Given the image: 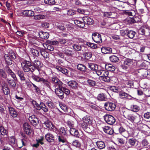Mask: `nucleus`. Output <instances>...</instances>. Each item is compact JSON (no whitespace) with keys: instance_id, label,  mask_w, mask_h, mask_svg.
I'll return each mask as SVG.
<instances>
[{"instance_id":"nucleus-39","label":"nucleus","mask_w":150,"mask_h":150,"mask_svg":"<svg viewBox=\"0 0 150 150\" xmlns=\"http://www.w3.org/2000/svg\"><path fill=\"white\" fill-rule=\"evenodd\" d=\"M77 67L78 69L81 71H84L86 70V66L82 64H79L77 65Z\"/></svg>"},{"instance_id":"nucleus-24","label":"nucleus","mask_w":150,"mask_h":150,"mask_svg":"<svg viewBox=\"0 0 150 150\" xmlns=\"http://www.w3.org/2000/svg\"><path fill=\"white\" fill-rule=\"evenodd\" d=\"M8 109L10 114L13 117H17V113L13 108L11 107H9Z\"/></svg>"},{"instance_id":"nucleus-5","label":"nucleus","mask_w":150,"mask_h":150,"mask_svg":"<svg viewBox=\"0 0 150 150\" xmlns=\"http://www.w3.org/2000/svg\"><path fill=\"white\" fill-rule=\"evenodd\" d=\"M105 122L110 125H113L115 122V119L112 116L110 115H106L104 116Z\"/></svg>"},{"instance_id":"nucleus-16","label":"nucleus","mask_w":150,"mask_h":150,"mask_svg":"<svg viewBox=\"0 0 150 150\" xmlns=\"http://www.w3.org/2000/svg\"><path fill=\"white\" fill-rule=\"evenodd\" d=\"M137 142V140L134 138L129 139L128 141V143L129 145L128 146V147L130 148L133 147L135 145Z\"/></svg>"},{"instance_id":"nucleus-7","label":"nucleus","mask_w":150,"mask_h":150,"mask_svg":"<svg viewBox=\"0 0 150 150\" xmlns=\"http://www.w3.org/2000/svg\"><path fill=\"white\" fill-rule=\"evenodd\" d=\"M102 74L100 78L103 81L107 82L110 81V76H108L109 72L108 71L104 70V73Z\"/></svg>"},{"instance_id":"nucleus-52","label":"nucleus","mask_w":150,"mask_h":150,"mask_svg":"<svg viewBox=\"0 0 150 150\" xmlns=\"http://www.w3.org/2000/svg\"><path fill=\"white\" fill-rule=\"evenodd\" d=\"M86 45L88 47L93 49L96 48L97 47V45L96 44L90 42H86Z\"/></svg>"},{"instance_id":"nucleus-12","label":"nucleus","mask_w":150,"mask_h":150,"mask_svg":"<svg viewBox=\"0 0 150 150\" xmlns=\"http://www.w3.org/2000/svg\"><path fill=\"white\" fill-rule=\"evenodd\" d=\"M120 97L122 99H131L132 97L123 91H121L119 93Z\"/></svg>"},{"instance_id":"nucleus-20","label":"nucleus","mask_w":150,"mask_h":150,"mask_svg":"<svg viewBox=\"0 0 150 150\" xmlns=\"http://www.w3.org/2000/svg\"><path fill=\"white\" fill-rule=\"evenodd\" d=\"M119 132L120 133H123V135L125 137L127 138L129 136V133L127 131H126L122 127H121L119 128Z\"/></svg>"},{"instance_id":"nucleus-18","label":"nucleus","mask_w":150,"mask_h":150,"mask_svg":"<svg viewBox=\"0 0 150 150\" xmlns=\"http://www.w3.org/2000/svg\"><path fill=\"white\" fill-rule=\"evenodd\" d=\"M22 14L23 15L28 16H34V13L33 11L30 10H23L22 12Z\"/></svg>"},{"instance_id":"nucleus-45","label":"nucleus","mask_w":150,"mask_h":150,"mask_svg":"<svg viewBox=\"0 0 150 150\" xmlns=\"http://www.w3.org/2000/svg\"><path fill=\"white\" fill-rule=\"evenodd\" d=\"M59 133L62 135H65L67 134V131L64 128L61 127L59 129Z\"/></svg>"},{"instance_id":"nucleus-26","label":"nucleus","mask_w":150,"mask_h":150,"mask_svg":"<svg viewBox=\"0 0 150 150\" xmlns=\"http://www.w3.org/2000/svg\"><path fill=\"white\" fill-rule=\"evenodd\" d=\"M63 52L67 55L69 56H72L74 54V51L68 49H65L63 51Z\"/></svg>"},{"instance_id":"nucleus-11","label":"nucleus","mask_w":150,"mask_h":150,"mask_svg":"<svg viewBox=\"0 0 150 150\" xmlns=\"http://www.w3.org/2000/svg\"><path fill=\"white\" fill-rule=\"evenodd\" d=\"M56 94L61 99H62L64 98V93L63 91L62 88H56L55 90Z\"/></svg>"},{"instance_id":"nucleus-37","label":"nucleus","mask_w":150,"mask_h":150,"mask_svg":"<svg viewBox=\"0 0 150 150\" xmlns=\"http://www.w3.org/2000/svg\"><path fill=\"white\" fill-rule=\"evenodd\" d=\"M59 105L62 109L64 112H66L68 111V108L64 104L61 102H59Z\"/></svg>"},{"instance_id":"nucleus-63","label":"nucleus","mask_w":150,"mask_h":150,"mask_svg":"<svg viewBox=\"0 0 150 150\" xmlns=\"http://www.w3.org/2000/svg\"><path fill=\"white\" fill-rule=\"evenodd\" d=\"M76 13L75 11L70 9L67 10V14L69 15L72 16V15H74Z\"/></svg>"},{"instance_id":"nucleus-17","label":"nucleus","mask_w":150,"mask_h":150,"mask_svg":"<svg viewBox=\"0 0 150 150\" xmlns=\"http://www.w3.org/2000/svg\"><path fill=\"white\" fill-rule=\"evenodd\" d=\"M16 72L21 81H25V78L24 77V74L23 71L19 70H17L16 71Z\"/></svg>"},{"instance_id":"nucleus-10","label":"nucleus","mask_w":150,"mask_h":150,"mask_svg":"<svg viewBox=\"0 0 150 150\" xmlns=\"http://www.w3.org/2000/svg\"><path fill=\"white\" fill-rule=\"evenodd\" d=\"M23 129L25 133L28 135H30L32 132L30 126L28 123L26 122L23 125Z\"/></svg>"},{"instance_id":"nucleus-49","label":"nucleus","mask_w":150,"mask_h":150,"mask_svg":"<svg viewBox=\"0 0 150 150\" xmlns=\"http://www.w3.org/2000/svg\"><path fill=\"white\" fill-rule=\"evenodd\" d=\"M92 56V53L90 52H86L84 54V56L86 59H88L91 58Z\"/></svg>"},{"instance_id":"nucleus-41","label":"nucleus","mask_w":150,"mask_h":150,"mask_svg":"<svg viewBox=\"0 0 150 150\" xmlns=\"http://www.w3.org/2000/svg\"><path fill=\"white\" fill-rule=\"evenodd\" d=\"M39 34L40 37L44 39L46 41L45 42H47V40H46L47 33L44 32H41L39 33Z\"/></svg>"},{"instance_id":"nucleus-30","label":"nucleus","mask_w":150,"mask_h":150,"mask_svg":"<svg viewBox=\"0 0 150 150\" xmlns=\"http://www.w3.org/2000/svg\"><path fill=\"white\" fill-rule=\"evenodd\" d=\"M8 83L12 87L15 88L16 86V85L15 82L14 80L10 79H6Z\"/></svg>"},{"instance_id":"nucleus-48","label":"nucleus","mask_w":150,"mask_h":150,"mask_svg":"<svg viewBox=\"0 0 150 150\" xmlns=\"http://www.w3.org/2000/svg\"><path fill=\"white\" fill-rule=\"evenodd\" d=\"M131 109L132 111L135 112H137L139 110V107L136 105L131 106Z\"/></svg>"},{"instance_id":"nucleus-35","label":"nucleus","mask_w":150,"mask_h":150,"mask_svg":"<svg viewBox=\"0 0 150 150\" xmlns=\"http://www.w3.org/2000/svg\"><path fill=\"white\" fill-rule=\"evenodd\" d=\"M128 21H130L132 23H137L141 21L140 17H135L134 18H131L128 20Z\"/></svg>"},{"instance_id":"nucleus-56","label":"nucleus","mask_w":150,"mask_h":150,"mask_svg":"<svg viewBox=\"0 0 150 150\" xmlns=\"http://www.w3.org/2000/svg\"><path fill=\"white\" fill-rule=\"evenodd\" d=\"M87 82L88 84L91 86H94L96 85V82L93 80L88 79Z\"/></svg>"},{"instance_id":"nucleus-54","label":"nucleus","mask_w":150,"mask_h":150,"mask_svg":"<svg viewBox=\"0 0 150 150\" xmlns=\"http://www.w3.org/2000/svg\"><path fill=\"white\" fill-rule=\"evenodd\" d=\"M54 126L51 122L47 121V128L50 130H52L54 129Z\"/></svg>"},{"instance_id":"nucleus-19","label":"nucleus","mask_w":150,"mask_h":150,"mask_svg":"<svg viewBox=\"0 0 150 150\" xmlns=\"http://www.w3.org/2000/svg\"><path fill=\"white\" fill-rule=\"evenodd\" d=\"M101 50L102 52L104 54H110L112 52V49L110 47H102Z\"/></svg>"},{"instance_id":"nucleus-29","label":"nucleus","mask_w":150,"mask_h":150,"mask_svg":"<svg viewBox=\"0 0 150 150\" xmlns=\"http://www.w3.org/2000/svg\"><path fill=\"white\" fill-rule=\"evenodd\" d=\"M96 144L98 147L100 149H103L105 146L104 142L103 141H97Z\"/></svg>"},{"instance_id":"nucleus-14","label":"nucleus","mask_w":150,"mask_h":150,"mask_svg":"<svg viewBox=\"0 0 150 150\" xmlns=\"http://www.w3.org/2000/svg\"><path fill=\"white\" fill-rule=\"evenodd\" d=\"M83 20L84 23L87 25H91L93 23V20L88 16L83 17Z\"/></svg>"},{"instance_id":"nucleus-9","label":"nucleus","mask_w":150,"mask_h":150,"mask_svg":"<svg viewBox=\"0 0 150 150\" xmlns=\"http://www.w3.org/2000/svg\"><path fill=\"white\" fill-rule=\"evenodd\" d=\"M29 120L31 123L34 126L37 125L39 123L38 119L35 115H32L29 117Z\"/></svg>"},{"instance_id":"nucleus-23","label":"nucleus","mask_w":150,"mask_h":150,"mask_svg":"<svg viewBox=\"0 0 150 150\" xmlns=\"http://www.w3.org/2000/svg\"><path fill=\"white\" fill-rule=\"evenodd\" d=\"M74 22L76 25H77L78 26L81 28H84L85 25V23L84 22L83 23L78 20L76 19L74 20Z\"/></svg>"},{"instance_id":"nucleus-15","label":"nucleus","mask_w":150,"mask_h":150,"mask_svg":"<svg viewBox=\"0 0 150 150\" xmlns=\"http://www.w3.org/2000/svg\"><path fill=\"white\" fill-rule=\"evenodd\" d=\"M68 85L71 88L73 89H76L78 86L77 83L74 80H71L67 82Z\"/></svg>"},{"instance_id":"nucleus-25","label":"nucleus","mask_w":150,"mask_h":150,"mask_svg":"<svg viewBox=\"0 0 150 150\" xmlns=\"http://www.w3.org/2000/svg\"><path fill=\"white\" fill-rule=\"evenodd\" d=\"M87 66L92 71L96 70L98 68L97 65L92 63H88V64Z\"/></svg>"},{"instance_id":"nucleus-21","label":"nucleus","mask_w":150,"mask_h":150,"mask_svg":"<svg viewBox=\"0 0 150 150\" xmlns=\"http://www.w3.org/2000/svg\"><path fill=\"white\" fill-rule=\"evenodd\" d=\"M82 121L89 124H91L92 122V120L90 117L88 115H86L84 116L82 119Z\"/></svg>"},{"instance_id":"nucleus-46","label":"nucleus","mask_w":150,"mask_h":150,"mask_svg":"<svg viewBox=\"0 0 150 150\" xmlns=\"http://www.w3.org/2000/svg\"><path fill=\"white\" fill-rule=\"evenodd\" d=\"M73 145L76 147H80L81 145V142L78 140L74 141L72 142Z\"/></svg>"},{"instance_id":"nucleus-40","label":"nucleus","mask_w":150,"mask_h":150,"mask_svg":"<svg viewBox=\"0 0 150 150\" xmlns=\"http://www.w3.org/2000/svg\"><path fill=\"white\" fill-rule=\"evenodd\" d=\"M72 47L74 50L75 51H79L81 49V45L79 44H74Z\"/></svg>"},{"instance_id":"nucleus-27","label":"nucleus","mask_w":150,"mask_h":150,"mask_svg":"<svg viewBox=\"0 0 150 150\" xmlns=\"http://www.w3.org/2000/svg\"><path fill=\"white\" fill-rule=\"evenodd\" d=\"M70 133L72 135L75 136H78L79 134V132L76 129L71 128L70 129Z\"/></svg>"},{"instance_id":"nucleus-42","label":"nucleus","mask_w":150,"mask_h":150,"mask_svg":"<svg viewBox=\"0 0 150 150\" xmlns=\"http://www.w3.org/2000/svg\"><path fill=\"white\" fill-rule=\"evenodd\" d=\"M0 77L4 79L7 77V74L4 69H0Z\"/></svg>"},{"instance_id":"nucleus-3","label":"nucleus","mask_w":150,"mask_h":150,"mask_svg":"<svg viewBox=\"0 0 150 150\" xmlns=\"http://www.w3.org/2000/svg\"><path fill=\"white\" fill-rule=\"evenodd\" d=\"M123 62L121 65V67L124 70L127 69L133 64V60L129 58H126L123 60Z\"/></svg>"},{"instance_id":"nucleus-8","label":"nucleus","mask_w":150,"mask_h":150,"mask_svg":"<svg viewBox=\"0 0 150 150\" xmlns=\"http://www.w3.org/2000/svg\"><path fill=\"white\" fill-rule=\"evenodd\" d=\"M92 38L94 41L97 43H101L102 42L101 35L98 33L93 34Z\"/></svg>"},{"instance_id":"nucleus-28","label":"nucleus","mask_w":150,"mask_h":150,"mask_svg":"<svg viewBox=\"0 0 150 150\" xmlns=\"http://www.w3.org/2000/svg\"><path fill=\"white\" fill-rule=\"evenodd\" d=\"M105 67L108 70L111 71H114L115 69L114 66L110 64H106Z\"/></svg>"},{"instance_id":"nucleus-51","label":"nucleus","mask_w":150,"mask_h":150,"mask_svg":"<svg viewBox=\"0 0 150 150\" xmlns=\"http://www.w3.org/2000/svg\"><path fill=\"white\" fill-rule=\"evenodd\" d=\"M41 55L45 58H47V51L45 49H42L40 51Z\"/></svg>"},{"instance_id":"nucleus-55","label":"nucleus","mask_w":150,"mask_h":150,"mask_svg":"<svg viewBox=\"0 0 150 150\" xmlns=\"http://www.w3.org/2000/svg\"><path fill=\"white\" fill-rule=\"evenodd\" d=\"M2 89L5 94L8 95L9 94L10 91L8 86L2 88Z\"/></svg>"},{"instance_id":"nucleus-36","label":"nucleus","mask_w":150,"mask_h":150,"mask_svg":"<svg viewBox=\"0 0 150 150\" xmlns=\"http://www.w3.org/2000/svg\"><path fill=\"white\" fill-rule=\"evenodd\" d=\"M43 139V137H41V138L37 139V143L33 145V146L35 147H37L39 146V143H40L41 144H43L44 143L42 142Z\"/></svg>"},{"instance_id":"nucleus-47","label":"nucleus","mask_w":150,"mask_h":150,"mask_svg":"<svg viewBox=\"0 0 150 150\" xmlns=\"http://www.w3.org/2000/svg\"><path fill=\"white\" fill-rule=\"evenodd\" d=\"M30 52L34 56L36 57H38L39 56V52L37 50L31 49L30 50Z\"/></svg>"},{"instance_id":"nucleus-44","label":"nucleus","mask_w":150,"mask_h":150,"mask_svg":"<svg viewBox=\"0 0 150 150\" xmlns=\"http://www.w3.org/2000/svg\"><path fill=\"white\" fill-rule=\"evenodd\" d=\"M54 141L53 135L50 133H47V142H53Z\"/></svg>"},{"instance_id":"nucleus-33","label":"nucleus","mask_w":150,"mask_h":150,"mask_svg":"<svg viewBox=\"0 0 150 150\" xmlns=\"http://www.w3.org/2000/svg\"><path fill=\"white\" fill-rule=\"evenodd\" d=\"M127 36L130 38H133L135 35L136 33L133 30H127Z\"/></svg>"},{"instance_id":"nucleus-64","label":"nucleus","mask_w":150,"mask_h":150,"mask_svg":"<svg viewBox=\"0 0 150 150\" xmlns=\"http://www.w3.org/2000/svg\"><path fill=\"white\" fill-rule=\"evenodd\" d=\"M104 70L103 69H98L97 70L96 72L98 76H100V78L101 77V76L104 73Z\"/></svg>"},{"instance_id":"nucleus-57","label":"nucleus","mask_w":150,"mask_h":150,"mask_svg":"<svg viewBox=\"0 0 150 150\" xmlns=\"http://www.w3.org/2000/svg\"><path fill=\"white\" fill-rule=\"evenodd\" d=\"M22 136L23 137H24L22 139H21V142L22 143V144L21 146H20L19 147L20 148H21L23 146L25 145V142L26 141V139L27 138V137L25 136V135H24V134L22 135Z\"/></svg>"},{"instance_id":"nucleus-22","label":"nucleus","mask_w":150,"mask_h":150,"mask_svg":"<svg viewBox=\"0 0 150 150\" xmlns=\"http://www.w3.org/2000/svg\"><path fill=\"white\" fill-rule=\"evenodd\" d=\"M35 68H36L38 69V68L41 67L42 66V64L40 61L38 60H35L34 62V66Z\"/></svg>"},{"instance_id":"nucleus-58","label":"nucleus","mask_w":150,"mask_h":150,"mask_svg":"<svg viewBox=\"0 0 150 150\" xmlns=\"http://www.w3.org/2000/svg\"><path fill=\"white\" fill-rule=\"evenodd\" d=\"M45 18V16L42 15H38L34 16V18L35 19H43Z\"/></svg>"},{"instance_id":"nucleus-61","label":"nucleus","mask_w":150,"mask_h":150,"mask_svg":"<svg viewBox=\"0 0 150 150\" xmlns=\"http://www.w3.org/2000/svg\"><path fill=\"white\" fill-rule=\"evenodd\" d=\"M60 81L59 79H58L57 77H53L52 78V82L54 83V86H55L57 83L59 82V81Z\"/></svg>"},{"instance_id":"nucleus-53","label":"nucleus","mask_w":150,"mask_h":150,"mask_svg":"<svg viewBox=\"0 0 150 150\" xmlns=\"http://www.w3.org/2000/svg\"><path fill=\"white\" fill-rule=\"evenodd\" d=\"M0 132L1 134L3 135H6L7 132V131L2 126L0 127Z\"/></svg>"},{"instance_id":"nucleus-38","label":"nucleus","mask_w":150,"mask_h":150,"mask_svg":"<svg viewBox=\"0 0 150 150\" xmlns=\"http://www.w3.org/2000/svg\"><path fill=\"white\" fill-rule=\"evenodd\" d=\"M97 99L99 100H105L106 99L105 95L103 93L99 94L97 96Z\"/></svg>"},{"instance_id":"nucleus-62","label":"nucleus","mask_w":150,"mask_h":150,"mask_svg":"<svg viewBox=\"0 0 150 150\" xmlns=\"http://www.w3.org/2000/svg\"><path fill=\"white\" fill-rule=\"evenodd\" d=\"M62 83L61 81H59V82L57 83L54 86L55 88H62Z\"/></svg>"},{"instance_id":"nucleus-50","label":"nucleus","mask_w":150,"mask_h":150,"mask_svg":"<svg viewBox=\"0 0 150 150\" xmlns=\"http://www.w3.org/2000/svg\"><path fill=\"white\" fill-rule=\"evenodd\" d=\"M89 125L86 122H82L81 124V126L84 130H86L88 127V125Z\"/></svg>"},{"instance_id":"nucleus-2","label":"nucleus","mask_w":150,"mask_h":150,"mask_svg":"<svg viewBox=\"0 0 150 150\" xmlns=\"http://www.w3.org/2000/svg\"><path fill=\"white\" fill-rule=\"evenodd\" d=\"M126 118L132 122L137 124L142 123L141 117L139 115L136 116L133 115L129 114L126 116Z\"/></svg>"},{"instance_id":"nucleus-43","label":"nucleus","mask_w":150,"mask_h":150,"mask_svg":"<svg viewBox=\"0 0 150 150\" xmlns=\"http://www.w3.org/2000/svg\"><path fill=\"white\" fill-rule=\"evenodd\" d=\"M9 143L11 144H14L16 142V140L13 137H11L8 138Z\"/></svg>"},{"instance_id":"nucleus-32","label":"nucleus","mask_w":150,"mask_h":150,"mask_svg":"<svg viewBox=\"0 0 150 150\" xmlns=\"http://www.w3.org/2000/svg\"><path fill=\"white\" fill-rule=\"evenodd\" d=\"M73 41L74 42L83 43L84 42V40L80 38L75 37L73 38Z\"/></svg>"},{"instance_id":"nucleus-60","label":"nucleus","mask_w":150,"mask_h":150,"mask_svg":"<svg viewBox=\"0 0 150 150\" xmlns=\"http://www.w3.org/2000/svg\"><path fill=\"white\" fill-rule=\"evenodd\" d=\"M16 34L20 37H23L24 34H25V32L24 31H18L16 33Z\"/></svg>"},{"instance_id":"nucleus-6","label":"nucleus","mask_w":150,"mask_h":150,"mask_svg":"<svg viewBox=\"0 0 150 150\" xmlns=\"http://www.w3.org/2000/svg\"><path fill=\"white\" fill-rule=\"evenodd\" d=\"M116 106V105L115 103L112 102H108L105 103L104 105L105 109L109 111L114 110L115 109Z\"/></svg>"},{"instance_id":"nucleus-31","label":"nucleus","mask_w":150,"mask_h":150,"mask_svg":"<svg viewBox=\"0 0 150 150\" xmlns=\"http://www.w3.org/2000/svg\"><path fill=\"white\" fill-rule=\"evenodd\" d=\"M110 60L112 62H116L119 60V58L117 56L113 55L110 57Z\"/></svg>"},{"instance_id":"nucleus-1","label":"nucleus","mask_w":150,"mask_h":150,"mask_svg":"<svg viewBox=\"0 0 150 150\" xmlns=\"http://www.w3.org/2000/svg\"><path fill=\"white\" fill-rule=\"evenodd\" d=\"M21 66L24 72H27L29 71L33 72L35 69V67L29 61L24 60L21 63Z\"/></svg>"},{"instance_id":"nucleus-34","label":"nucleus","mask_w":150,"mask_h":150,"mask_svg":"<svg viewBox=\"0 0 150 150\" xmlns=\"http://www.w3.org/2000/svg\"><path fill=\"white\" fill-rule=\"evenodd\" d=\"M4 57L7 64L8 65H11L12 64V61L10 59V57L8 55L5 54L4 55Z\"/></svg>"},{"instance_id":"nucleus-59","label":"nucleus","mask_w":150,"mask_h":150,"mask_svg":"<svg viewBox=\"0 0 150 150\" xmlns=\"http://www.w3.org/2000/svg\"><path fill=\"white\" fill-rule=\"evenodd\" d=\"M43 83L45 86H47V80L46 79H43V78H40L39 82Z\"/></svg>"},{"instance_id":"nucleus-4","label":"nucleus","mask_w":150,"mask_h":150,"mask_svg":"<svg viewBox=\"0 0 150 150\" xmlns=\"http://www.w3.org/2000/svg\"><path fill=\"white\" fill-rule=\"evenodd\" d=\"M32 103L34 107L37 110H40L42 109L44 112H47L46 107L43 103H41L40 104H39L35 101H33Z\"/></svg>"},{"instance_id":"nucleus-13","label":"nucleus","mask_w":150,"mask_h":150,"mask_svg":"<svg viewBox=\"0 0 150 150\" xmlns=\"http://www.w3.org/2000/svg\"><path fill=\"white\" fill-rule=\"evenodd\" d=\"M102 128L103 131L108 134L112 135L113 133V129L109 126H105Z\"/></svg>"}]
</instances>
